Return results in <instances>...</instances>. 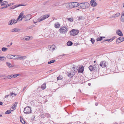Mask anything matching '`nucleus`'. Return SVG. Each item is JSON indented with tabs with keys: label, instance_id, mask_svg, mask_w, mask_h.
Listing matches in <instances>:
<instances>
[{
	"label": "nucleus",
	"instance_id": "f257e3e1",
	"mask_svg": "<svg viewBox=\"0 0 124 124\" xmlns=\"http://www.w3.org/2000/svg\"><path fill=\"white\" fill-rule=\"evenodd\" d=\"M24 13L23 12H22L19 15L18 18L17 19V21H21L22 19L24 18H25V21L28 20H29L30 19V18H27V17L28 16H30V15H29L26 16H23L24 15ZM17 22H16L15 23H16Z\"/></svg>",
	"mask_w": 124,
	"mask_h": 124
},
{
	"label": "nucleus",
	"instance_id": "f03ea898",
	"mask_svg": "<svg viewBox=\"0 0 124 124\" xmlns=\"http://www.w3.org/2000/svg\"><path fill=\"white\" fill-rule=\"evenodd\" d=\"M90 6L88 2H83L79 4L78 5V8H87Z\"/></svg>",
	"mask_w": 124,
	"mask_h": 124
},
{
	"label": "nucleus",
	"instance_id": "7ed1b4c3",
	"mask_svg": "<svg viewBox=\"0 0 124 124\" xmlns=\"http://www.w3.org/2000/svg\"><path fill=\"white\" fill-rule=\"evenodd\" d=\"M67 29L66 26H62L60 29L59 31L61 33H65L67 31Z\"/></svg>",
	"mask_w": 124,
	"mask_h": 124
},
{
	"label": "nucleus",
	"instance_id": "20e7f679",
	"mask_svg": "<svg viewBox=\"0 0 124 124\" xmlns=\"http://www.w3.org/2000/svg\"><path fill=\"white\" fill-rule=\"evenodd\" d=\"M79 32L78 30L75 29H73L70 31V35L75 36L78 34Z\"/></svg>",
	"mask_w": 124,
	"mask_h": 124
},
{
	"label": "nucleus",
	"instance_id": "39448f33",
	"mask_svg": "<svg viewBox=\"0 0 124 124\" xmlns=\"http://www.w3.org/2000/svg\"><path fill=\"white\" fill-rule=\"evenodd\" d=\"M24 113L25 114H27L31 113V108L30 107H27L24 109L23 111Z\"/></svg>",
	"mask_w": 124,
	"mask_h": 124
},
{
	"label": "nucleus",
	"instance_id": "423d86ee",
	"mask_svg": "<svg viewBox=\"0 0 124 124\" xmlns=\"http://www.w3.org/2000/svg\"><path fill=\"white\" fill-rule=\"evenodd\" d=\"M108 64V63L105 61H102L100 64V66L104 68L106 67Z\"/></svg>",
	"mask_w": 124,
	"mask_h": 124
},
{
	"label": "nucleus",
	"instance_id": "0eeeda50",
	"mask_svg": "<svg viewBox=\"0 0 124 124\" xmlns=\"http://www.w3.org/2000/svg\"><path fill=\"white\" fill-rule=\"evenodd\" d=\"M96 0H92L90 1V4L92 6L96 7L97 5V3L96 2Z\"/></svg>",
	"mask_w": 124,
	"mask_h": 124
},
{
	"label": "nucleus",
	"instance_id": "6e6552de",
	"mask_svg": "<svg viewBox=\"0 0 124 124\" xmlns=\"http://www.w3.org/2000/svg\"><path fill=\"white\" fill-rule=\"evenodd\" d=\"M124 40V38L121 37L119 38H118L116 40V43H118L122 42Z\"/></svg>",
	"mask_w": 124,
	"mask_h": 124
},
{
	"label": "nucleus",
	"instance_id": "1a4fd4ad",
	"mask_svg": "<svg viewBox=\"0 0 124 124\" xmlns=\"http://www.w3.org/2000/svg\"><path fill=\"white\" fill-rule=\"evenodd\" d=\"M78 68L76 66H74L71 69V71L73 73H74V74H75V73L77 72L78 70Z\"/></svg>",
	"mask_w": 124,
	"mask_h": 124
},
{
	"label": "nucleus",
	"instance_id": "9d476101",
	"mask_svg": "<svg viewBox=\"0 0 124 124\" xmlns=\"http://www.w3.org/2000/svg\"><path fill=\"white\" fill-rule=\"evenodd\" d=\"M67 75L69 77L71 78L73 76L75 75V74H74V72L73 73L71 71V72H68L67 73Z\"/></svg>",
	"mask_w": 124,
	"mask_h": 124
},
{
	"label": "nucleus",
	"instance_id": "9b49d317",
	"mask_svg": "<svg viewBox=\"0 0 124 124\" xmlns=\"http://www.w3.org/2000/svg\"><path fill=\"white\" fill-rule=\"evenodd\" d=\"M72 8L78 7V3L76 2H72L71 3Z\"/></svg>",
	"mask_w": 124,
	"mask_h": 124
},
{
	"label": "nucleus",
	"instance_id": "f8f14e48",
	"mask_svg": "<svg viewBox=\"0 0 124 124\" xmlns=\"http://www.w3.org/2000/svg\"><path fill=\"white\" fill-rule=\"evenodd\" d=\"M66 8H72L71 3H66Z\"/></svg>",
	"mask_w": 124,
	"mask_h": 124
},
{
	"label": "nucleus",
	"instance_id": "ddd939ff",
	"mask_svg": "<svg viewBox=\"0 0 124 124\" xmlns=\"http://www.w3.org/2000/svg\"><path fill=\"white\" fill-rule=\"evenodd\" d=\"M77 19L78 21H79L84 19V18L83 16H80L78 17H77Z\"/></svg>",
	"mask_w": 124,
	"mask_h": 124
},
{
	"label": "nucleus",
	"instance_id": "4468645a",
	"mask_svg": "<svg viewBox=\"0 0 124 124\" xmlns=\"http://www.w3.org/2000/svg\"><path fill=\"white\" fill-rule=\"evenodd\" d=\"M122 15L121 18V21L122 22H124V11L122 13Z\"/></svg>",
	"mask_w": 124,
	"mask_h": 124
},
{
	"label": "nucleus",
	"instance_id": "2eb2a0df",
	"mask_svg": "<svg viewBox=\"0 0 124 124\" xmlns=\"http://www.w3.org/2000/svg\"><path fill=\"white\" fill-rule=\"evenodd\" d=\"M116 34L120 36H123V34L122 31L119 30H117L116 31Z\"/></svg>",
	"mask_w": 124,
	"mask_h": 124
},
{
	"label": "nucleus",
	"instance_id": "dca6fc26",
	"mask_svg": "<svg viewBox=\"0 0 124 124\" xmlns=\"http://www.w3.org/2000/svg\"><path fill=\"white\" fill-rule=\"evenodd\" d=\"M16 21V20L15 19H13L11 20L8 23V24L9 25H11L13 24V23H15Z\"/></svg>",
	"mask_w": 124,
	"mask_h": 124
},
{
	"label": "nucleus",
	"instance_id": "f3484780",
	"mask_svg": "<svg viewBox=\"0 0 124 124\" xmlns=\"http://www.w3.org/2000/svg\"><path fill=\"white\" fill-rule=\"evenodd\" d=\"M84 71V67L83 66L79 67L78 70V72H80L82 73Z\"/></svg>",
	"mask_w": 124,
	"mask_h": 124
},
{
	"label": "nucleus",
	"instance_id": "a211bd4d",
	"mask_svg": "<svg viewBox=\"0 0 124 124\" xmlns=\"http://www.w3.org/2000/svg\"><path fill=\"white\" fill-rule=\"evenodd\" d=\"M26 56H22L21 55H19V60H23L26 58Z\"/></svg>",
	"mask_w": 124,
	"mask_h": 124
},
{
	"label": "nucleus",
	"instance_id": "6ab92c4d",
	"mask_svg": "<svg viewBox=\"0 0 124 124\" xmlns=\"http://www.w3.org/2000/svg\"><path fill=\"white\" fill-rule=\"evenodd\" d=\"M20 30V29H18L15 28L14 29L11 30V31L12 32H17Z\"/></svg>",
	"mask_w": 124,
	"mask_h": 124
},
{
	"label": "nucleus",
	"instance_id": "aec40b11",
	"mask_svg": "<svg viewBox=\"0 0 124 124\" xmlns=\"http://www.w3.org/2000/svg\"><path fill=\"white\" fill-rule=\"evenodd\" d=\"M120 15V14L119 13H117L116 14H114L112 16V17L115 18L119 16Z\"/></svg>",
	"mask_w": 124,
	"mask_h": 124
},
{
	"label": "nucleus",
	"instance_id": "412c9836",
	"mask_svg": "<svg viewBox=\"0 0 124 124\" xmlns=\"http://www.w3.org/2000/svg\"><path fill=\"white\" fill-rule=\"evenodd\" d=\"M89 68L91 71H92L93 70H95V69L94 67L92 65L90 66L89 67Z\"/></svg>",
	"mask_w": 124,
	"mask_h": 124
},
{
	"label": "nucleus",
	"instance_id": "4be33fe9",
	"mask_svg": "<svg viewBox=\"0 0 124 124\" xmlns=\"http://www.w3.org/2000/svg\"><path fill=\"white\" fill-rule=\"evenodd\" d=\"M42 18H43L44 20H45L46 18H47L49 16V15H43L42 16Z\"/></svg>",
	"mask_w": 124,
	"mask_h": 124
},
{
	"label": "nucleus",
	"instance_id": "5701e85b",
	"mask_svg": "<svg viewBox=\"0 0 124 124\" xmlns=\"http://www.w3.org/2000/svg\"><path fill=\"white\" fill-rule=\"evenodd\" d=\"M12 78V75H10L6 77L4 79H9Z\"/></svg>",
	"mask_w": 124,
	"mask_h": 124
},
{
	"label": "nucleus",
	"instance_id": "b1692460",
	"mask_svg": "<svg viewBox=\"0 0 124 124\" xmlns=\"http://www.w3.org/2000/svg\"><path fill=\"white\" fill-rule=\"evenodd\" d=\"M6 58L5 57L0 55V60L4 61L6 60Z\"/></svg>",
	"mask_w": 124,
	"mask_h": 124
},
{
	"label": "nucleus",
	"instance_id": "393cba45",
	"mask_svg": "<svg viewBox=\"0 0 124 124\" xmlns=\"http://www.w3.org/2000/svg\"><path fill=\"white\" fill-rule=\"evenodd\" d=\"M7 57L8 58H10L13 59V57H14L13 55H8L7 56Z\"/></svg>",
	"mask_w": 124,
	"mask_h": 124
},
{
	"label": "nucleus",
	"instance_id": "a878e982",
	"mask_svg": "<svg viewBox=\"0 0 124 124\" xmlns=\"http://www.w3.org/2000/svg\"><path fill=\"white\" fill-rule=\"evenodd\" d=\"M19 55H13V59H19Z\"/></svg>",
	"mask_w": 124,
	"mask_h": 124
},
{
	"label": "nucleus",
	"instance_id": "bb28decb",
	"mask_svg": "<svg viewBox=\"0 0 124 124\" xmlns=\"http://www.w3.org/2000/svg\"><path fill=\"white\" fill-rule=\"evenodd\" d=\"M67 44L68 46H71L72 44L73 43L72 42L69 41L67 43Z\"/></svg>",
	"mask_w": 124,
	"mask_h": 124
},
{
	"label": "nucleus",
	"instance_id": "cd10ccee",
	"mask_svg": "<svg viewBox=\"0 0 124 124\" xmlns=\"http://www.w3.org/2000/svg\"><path fill=\"white\" fill-rule=\"evenodd\" d=\"M44 19H43V18H42V16H41V17H40V18H39L37 20V22H41L43 20H44Z\"/></svg>",
	"mask_w": 124,
	"mask_h": 124
},
{
	"label": "nucleus",
	"instance_id": "c85d7f7f",
	"mask_svg": "<svg viewBox=\"0 0 124 124\" xmlns=\"http://www.w3.org/2000/svg\"><path fill=\"white\" fill-rule=\"evenodd\" d=\"M46 84L44 83L41 86V88L42 89L44 90L46 88Z\"/></svg>",
	"mask_w": 124,
	"mask_h": 124
},
{
	"label": "nucleus",
	"instance_id": "c756f323",
	"mask_svg": "<svg viewBox=\"0 0 124 124\" xmlns=\"http://www.w3.org/2000/svg\"><path fill=\"white\" fill-rule=\"evenodd\" d=\"M60 26V25L59 23H57L55 24L54 26L55 28H59Z\"/></svg>",
	"mask_w": 124,
	"mask_h": 124
},
{
	"label": "nucleus",
	"instance_id": "7c9ffc66",
	"mask_svg": "<svg viewBox=\"0 0 124 124\" xmlns=\"http://www.w3.org/2000/svg\"><path fill=\"white\" fill-rule=\"evenodd\" d=\"M6 64L9 68H10L12 67L11 64H10V63L8 62H6Z\"/></svg>",
	"mask_w": 124,
	"mask_h": 124
},
{
	"label": "nucleus",
	"instance_id": "2f4dec72",
	"mask_svg": "<svg viewBox=\"0 0 124 124\" xmlns=\"http://www.w3.org/2000/svg\"><path fill=\"white\" fill-rule=\"evenodd\" d=\"M55 61V60H51L50 61L48 62V64H50L53 63Z\"/></svg>",
	"mask_w": 124,
	"mask_h": 124
},
{
	"label": "nucleus",
	"instance_id": "473e14b6",
	"mask_svg": "<svg viewBox=\"0 0 124 124\" xmlns=\"http://www.w3.org/2000/svg\"><path fill=\"white\" fill-rule=\"evenodd\" d=\"M8 49V48L6 47H3L2 48V50L3 52H5L7 51Z\"/></svg>",
	"mask_w": 124,
	"mask_h": 124
},
{
	"label": "nucleus",
	"instance_id": "72a5a7b5",
	"mask_svg": "<svg viewBox=\"0 0 124 124\" xmlns=\"http://www.w3.org/2000/svg\"><path fill=\"white\" fill-rule=\"evenodd\" d=\"M21 6V5H16L12 7V8H11V9H13L15 8H16L17 7H18L19 6Z\"/></svg>",
	"mask_w": 124,
	"mask_h": 124
},
{
	"label": "nucleus",
	"instance_id": "f704fd0d",
	"mask_svg": "<svg viewBox=\"0 0 124 124\" xmlns=\"http://www.w3.org/2000/svg\"><path fill=\"white\" fill-rule=\"evenodd\" d=\"M95 40L93 38H91V39L90 41L93 44L95 42Z\"/></svg>",
	"mask_w": 124,
	"mask_h": 124
},
{
	"label": "nucleus",
	"instance_id": "c9c22d12",
	"mask_svg": "<svg viewBox=\"0 0 124 124\" xmlns=\"http://www.w3.org/2000/svg\"><path fill=\"white\" fill-rule=\"evenodd\" d=\"M8 4V2L7 1H3L2 2L1 4V6H2L3 5H6Z\"/></svg>",
	"mask_w": 124,
	"mask_h": 124
},
{
	"label": "nucleus",
	"instance_id": "e433bc0d",
	"mask_svg": "<svg viewBox=\"0 0 124 124\" xmlns=\"http://www.w3.org/2000/svg\"><path fill=\"white\" fill-rule=\"evenodd\" d=\"M10 95V96H12L13 97L14 96H15L16 95V94H15L13 93H11Z\"/></svg>",
	"mask_w": 124,
	"mask_h": 124
},
{
	"label": "nucleus",
	"instance_id": "4c0bfd02",
	"mask_svg": "<svg viewBox=\"0 0 124 124\" xmlns=\"http://www.w3.org/2000/svg\"><path fill=\"white\" fill-rule=\"evenodd\" d=\"M96 40L97 41H101L102 40V38L101 37H98L97 38Z\"/></svg>",
	"mask_w": 124,
	"mask_h": 124
},
{
	"label": "nucleus",
	"instance_id": "58836bf2",
	"mask_svg": "<svg viewBox=\"0 0 124 124\" xmlns=\"http://www.w3.org/2000/svg\"><path fill=\"white\" fill-rule=\"evenodd\" d=\"M67 19L69 21H70V22H73V19L72 18H70Z\"/></svg>",
	"mask_w": 124,
	"mask_h": 124
},
{
	"label": "nucleus",
	"instance_id": "ea45409f",
	"mask_svg": "<svg viewBox=\"0 0 124 124\" xmlns=\"http://www.w3.org/2000/svg\"><path fill=\"white\" fill-rule=\"evenodd\" d=\"M31 37H29V36H26L25 37L26 40H29L31 38Z\"/></svg>",
	"mask_w": 124,
	"mask_h": 124
},
{
	"label": "nucleus",
	"instance_id": "a19ab883",
	"mask_svg": "<svg viewBox=\"0 0 124 124\" xmlns=\"http://www.w3.org/2000/svg\"><path fill=\"white\" fill-rule=\"evenodd\" d=\"M20 121L23 124H25V122L24 121L23 119L21 118L20 120Z\"/></svg>",
	"mask_w": 124,
	"mask_h": 124
},
{
	"label": "nucleus",
	"instance_id": "79ce46f5",
	"mask_svg": "<svg viewBox=\"0 0 124 124\" xmlns=\"http://www.w3.org/2000/svg\"><path fill=\"white\" fill-rule=\"evenodd\" d=\"M19 75V74H16L14 75H12V78H15V77H16L17 76H18Z\"/></svg>",
	"mask_w": 124,
	"mask_h": 124
},
{
	"label": "nucleus",
	"instance_id": "37998d69",
	"mask_svg": "<svg viewBox=\"0 0 124 124\" xmlns=\"http://www.w3.org/2000/svg\"><path fill=\"white\" fill-rule=\"evenodd\" d=\"M62 78V77L61 76H59L57 78V80L61 79Z\"/></svg>",
	"mask_w": 124,
	"mask_h": 124
},
{
	"label": "nucleus",
	"instance_id": "c03bdc74",
	"mask_svg": "<svg viewBox=\"0 0 124 124\" xmlns=\"http://www.w3.org/2000/svg\"><path fill=\"white\" fill-rule=\"evenodd\" d=\"M94 66L95 67H94L95 69L96 70V69H98L97 66H98V64H95L94 65Z\"/></svg>",
	"mask_w": 124,
	"mask_h": 124
},
{
	"label": "nucleus",
	"instance_id": "a18cd8bd",
	"mask_svg": "<svg viewBox=\"0 0 124 124\" xmlns=\"http://www.w3.org/2000/svg\"><path fill=\"white\" fill-rule=\"evenodd\" d=\"M112 39H107L105 40L104 41H107L109 42H111V41H112Z\"/></svg>",
	"mask_w": 124,
	"mask_h": 124
},
{
	"label": "nucleus",
	"instance_id": "49530a36",
	"mask_svg": "<svg viewBox=\"0 0 124 124\" xmlns=\"http://www.w3.org/2000/svg\"><path fill=\"white\" fill-rule=\"evenodd\" d=\"M59 3L58 2H56L53 5V6H58L59 5Z\"/></svg>",
	"mask_w": 124,
	"mask_h": 124
},
{
	"label": "nucleus",
	"instance_id": "de8ad7c7",
	"mask_svg": "<svg viewBox=\"0 0 124 124\" xmlns=\"http://www.w3.org/2000/svg\"><path fill=\"white\" fill-rule=\"evenodd\" d=\"M11 111L10 110H7L5 113V114H9L10 113Z\"/></svg>",
	"mask_w": 124,
	"mask_h": 124
},
{
	"label": "nucleus",
	"instance_id": "09e8293b",
	"mask_svg": "<svg viewBox=\"0 0 124 124\" xmlns=\"http://www.w3.org/2000/svg\"><path fill=\"white\" fill-rule=\"evenodd\" d=\"M13 3H10L9 4H8V6H12L13 5Z\"/></svg>",
	"mask_w": 124,
	"mask_h": 124
},
{
	"label": "nucleus",
	"instance_id": "8fccbe9b",
	"mask_svg": "<svg viewBox=\"0 0 124 124\" xmlns=\"http://www.w3.org/2000/svg\"><path fill=\"white\" fill-rule=\"evenodd\" d=\"M51 37H53L54 36V34H50V36Z\"/></svg>",
	"mask_w": 124,
	"mask_h": 124
},
{
	"label": "nucleus",
	"instance_id": "3c124183",
	"mask_svg": "<svg viewBox=\"0 0 124 124\" xmlns=\"http://www.w3.org/2000/svg\"><path fill=\"white\" fill-rule=\"evenodd\" d=\"M7 7H8V6L6 5L5 7H3L2 8H1V9H3L4 8H7Z\"/></svg>",
	"mask_w": 124,
	"mask_h": 124
},
{
	"label": "nucleus",
	"instance_id": "603ef678",
	"mask_svg": "<svg viewBox=\"0 0 124 124\" xmlns=\"http://www.w3.org/2000/svg\"><path fill=\"white\" fill-rule=\"evenodd\" d=\"M10 96V95L9 94V95H5V98H7L8 97V96Z\"/></svg>",
	"mask_w": 124,
	"mask_h": 124
},
{
	"label": "nucleus",
	"instance_id": "864d4df0",
	"mask_svg": "<svg viewBox=\"0 0 124 124\" xmlns=\"http://www.w3.org/2000/svg\"><path fill=\"white\" fill-rule=\"evenodd\" d=\"M16 107L15 106H13L12 107V108L14 110L15 109Z\"/></svg>",
	"mask_w": 124,
	"mask_h": 124
},
{
	"label": "nucleus",
	"instance_id": "5fc2aeb1",
	"mask_svg": "<svg viewBox=\"0 0 124 124\" xmlns=\"http://www.w3.org/2000/svg\"><path fill=\"white\" fill-rule=\"evenodd\" d=\"M116 38L115 37H114L113 38H112L111 39H112V41L114 39H115Z\"/></svg>",
	"mask_w": 124,
	"mask_h": 124
},
{
	"label": "nucleus",
	"instance_id": "6e6d98bb",
	"mask_svg": "<svg viewBox=\"0 0 124 124\" xmlns=\"http://www.w3.org/2000/svg\"><path fill=\"white\" fill-rule=\"evenodd\" d=\"M22 40H26V39L25 37V38H24L23 39H22Z\"/></svg>",
	"mask_w": 124,
	"mask_h": 124
},
{
	"label": "nucleus",
	"instance_id": "4d7b16f0",
	"mask_svg": "<svg viewBox=\"0 0 124 124\" xmlns=\"http://www.w3.org/2000/svg\"><path fill=\"white\" fill-rule=\"evenodd\" d=\"M2 104H3V103L2 102L0 101V105H2Z\"/></svg>",
	"mask_w": 124,
	"mask_h": 124
},
{
	"label": "nucleus",
	"instance_id": "13d9d810",
	"mask_svg": "<svg viewBox=\"0 0 124 124\" xmlns=\"http://www.w3.org/2000/svg\"><path fill=\"white\" fill-rule=\"evenodd\" d=\"M26 87H24L23 89V91H24L26 88Z\"/></svg>",
	"mask_w": 124,
	"mask_h": 124
},
{
	"label": "nucleus",
	"instance_id": "bf43d9fd",
	"mask_svg": "<svg viewBox=\"0 0 124 124\" xmlns=\"http://www.w3.org/2000/svg\"><path fill=\"white\" fill-rule=\"evenodd\" d=\"M10 110L11 111H13V110H14L12 107L11 108Z\"/></svg>",
	"mask_w": 124,
	"mask_h": 124
},
{
	"label": "nucleus",
	"instance_id": "052dcab7",
	"mask_svg": "<svg viewBox=\"0 0 124 124\" xmlns=\"http://www.w3.org/2000/svg\"><path fill=\"white\" fill-rule=\"evenodd\" d=\"M13 106H15V107H16V104L15 103V104H14V105Z\"/></svg>",
	"mask_w": 124,
	"mask_h": 124
},
{
	"label": "nucleus",
	"instance_id": "680f3d73",
	"mask_svg": "<svg viewBox=\"0 0 124 124\" xmlns=\"http://www.w3.org/2000/svg\"><path fill=\"white\" fill-rule=\"evenodd\" d=\"M98 103H95V105H96V106H97V105H98Z\"/></svg>",
	"mask_w": 124,
	"mask_h": 124
},
{
	"label": "nucleus",
	"instance_id": "e2e57ef3",
	"mask_svg": "<svg viewBox=\"0 0 124 124\" xmlns=\"http://www.w3.org/2000/svg\"><path fill=\"white\" fill-rule=\"evenodd\" d=\"M101 37L102 38V39L103 38H105V37Z\"/></svg>",
	"mask_w": 124,
	"mask_h": 124
},
{
	"label": "nucleus",
	"instance_id": "0e129e2a",
	"mask_svg": "<svg viewBox=\"0 0 124 124\" xmlns=\"http://www.w3.org/2000/svg\"><path fill=\"white\" fill-rule=\"evenodd\" d=\"M31 16L30 15V16H28V17H27V18H31Z\"/></svg>",
	"mask_w": 124,
	"mask_h": 124
},
{
	"label": "nucleus",
	"instance_id": "69168bd1",
	"mask_svg": "<svg viewBox=\"0 0 124 124\" xmlns=\"http://www.w3.org/2000/svg\"><path fill=\"white\" fill-rule=\"evenodd\" d=\"M3 0H0V3L2 2Z\"/></svg>",
	"mask_w": 124,
	"mask_h": 124
},
{
	"label": "nucleus",
	"instance_id": "338daca9",
	"mask_svg": "<svg viewBox=\"0 0 124 124\" xmlns=\"http://www.w3.org/2000/svg\"><path fill=\"white\" fill-rule=\"evenodd\" d=\"M28 62V61H25V62Z\"/></svg>",
	"mask_w": 124,
	"mask_h": 124
},
{
	"label": "nucleus",
	"instance_id": "774afa93",
	"mask_svg": "<svg viewBox=\"0 0 124 124\" xmlns=\"http://www.w3.org/2000/svg\"><path fill=\"white\" fill-rule=\"evenodd\" d=\"M94 9H95L94 8H93V10H94Z\"/></svg>",
	"mask_w": 124,
	"mask_h": 124
}]
</instances>
